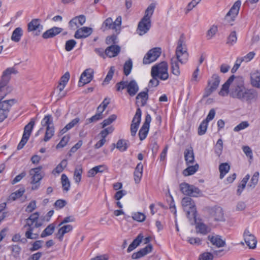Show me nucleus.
Returning a JSON list of instances; mask_svg holds the SVG:
<instances>
[{
    "label": "nucleus",
    "mask_w": 260,
    "mask_h": 260,
    "mask_svg": "<svg viewBox=\"0 0 260 260\" xmlns=\"http://www.w3.org/2000/svg\"><path fill=\"white\" fill-rule=\"evenodd\" d=\"M132 61L131 59H128L125 62L123 67V72L126 76H127L130 74L132 69Z\"/></svg>",
    "instance_id": "obj_46"
},
{
    "label": "nucleus",
    "mask_w": 260,
    "mask_h": 260,
    "mask_svg": "<svg viewBox=\"0 0 260 260\" xmlns=\"http://www.w3.org/2000/svg\"><path fill=\"white\" fill-rule=\"evenodd\" d=\"M41 124L42 126L46 127V132L43 140L47 142L54 134V126L51 115L45 116L41 121Z\"/></svg>",
    "instance_id": "obj_6"
},
{
    "label": "nucleus",
    "mask_w": 260,
    "mask_h": 260,
    "mask_svg": "<svg viewBox=\"0 0 260 260\" xmlns=\"http://www.w3.org/2000/svg\"><path fill=\"white\" fill-rule=\"evenodd\" d=\"M76 43V41L73 39L67 41L65 45V49L67 51H70L75 47Z\"/></svg>",
    "instance_id": "obj_54"
},
{
    "label": "nucleus",
    "mask_w": 260,
    "mask_h": 260,
    "mask_svg": "<svg viewBox=\"0 0 260 260\" xmlns=\"http://www.w3.org/2000/svg\"><path fill=\"white\" fill-rule=\"evenodd\" d=\"M69 136H64L60 140L59 143L56 145V148H60L64 147L69 141Z\"/></svg>",
    "instance_id": "obj_58"
},
{
    "label": "nucleus",
    "mask_w": 260,
    "mask_h": 260,
    "mask_svg": "<svg viewBox=\"0 0 260 260\" xmlns=\"http://www.w3.org/2000/svg\"><path fill=\"white\" fill-rule=\"evenodd\" d=\"M27 30L28 31L34 32L36 36L39 35L43 30V26L40 24V20L32 19L27 25Z\"/></svg>",
    "instance_id": "obj_18"
},
{
    "label": "nucleus",
    "mask_w": 260,
    "mask_h": 260,
    "mask_svg": "<svg viewBox=\"0 0 260 260\" xmlns=\"http://www.w3.org/2000/svg\"><path fill=\"white\" fill-rule=\"evenodd\" d=\"M208 238L211 243L217 247H223L225 244V241L222 240L220 236L218 235L213 236H209Z\"/></svg>",
    "instance_id": "obj_28"
},
{
    "label": "nucleus",
    "mask_w": 260,
    "mask_h": 260,
    "mask_svg": "<svg viewBox=\"0 0 260 260\" xmlns=\"http://www.w3.org/2000/svg\"><path fill=\"white\" fill-rule=\"evenodd\" d=\"M240 6V1H238L234 3L225 16L224 19L228 23H231L235 20V18L238 14Z\"/></svg>",
    "instance_id": "obj_14"
},
{
    "label": "nucleus",
    "mask_w": 260,
    "mask_h": 260,
    "mask_svg": "<svg viewBox=\"0 0 260 260\" xmlns=\"http://www.w3.org/2000/svg\"><path fill=\"white\" fill-rule=\"evenodd\" d=\"M55 229V225L53 224H50L43 231L41 234V237L44 238L52 234Z\"/></svg>",
    "instance_id": "obj_41"
},
{
    "label": "nucleus",
    "mask_w": 260,
    "mask_h": 260,
    "mask_svg": "<svg viewBox=\"0 0 260 260\" xmlns=\"http://www.w3.org/2000/svg\"><path fill=\"white\" fill-rule=\"evenodd\" d=\"M117 116L116 115L113 114L111 115L108 118L105 119L103 122L102 123V127L104 128L107 125H109L111 123H112L115 119H116Z\"/></svg>",
    "instance_id": "obj_53"
},
{
    "label": "nucleus",
    "mask_w": 260,
    "mask_h": 260,
    "mask_svg": "<svg viewBox=\"0 0 260 260\" xmlns=\"http://www.w3.org/2000/svg\"><path fill=\"white\" fill-rule=\"evenodd\" d=\"M43 241L42 240H38L35 241L32 245V247L30 248V250L31 251H36L42 247Z\"/></svg>",
    "instance_id": "obj_59"
},
{
    "label": "nucleus",
    "mask_w": 260,
    "mask_h": 260,
    "mask_svg": "<svg viewBox=\"0 0 260 260\" xmlns=\"http://www.w3.org/2000/svg\"><path fill=\"white\" fill-rule=\"evenodd\" d=\"M128 141L123 139L119 140L116 144V148L121 151H125L128 147Z\"/></svg>",
    "instance_id": "obj_38"
},
{
    "label": "nucleus",
    "mask_w": 260,
    "mask_h": 260,
    "mask_svg": "<svg viewBox=\"0 0 260 260\" xmlns=\"http://www.w3.org/2000/svg\"><path fill=\"white\" fill-rule=\"evenodd\" d=\"M258 177L259 173L258 172H255L253 175L248 186L251 188H254L258 182Z\"/></svg>",
    "instance_id": "obj_49"
},
{
    "label": "nucleus",
    "mask_w": 260,
    "mask_h": 260,
    "mask_svg": "<svg viewBox=\"0 0 260 260\" xmlns=\"http://www.w3.org/2000/svg\"><path fill=\"white\" fill-rule=\"evenodd\" d=\"M249 126V123L247 121H244L240 123L238 125L235 126L234 131L236 132H238L241 130L244 129Z\"/></svg>",
    "instance_id": "obj_50"
},
{
    "label": "nucleus",
    "mask_w": 260,
    "mask_h": 260,
    "mask_svg": "<svg viewBox=\"0 0 260 260\" xmlns=\"http://www.w3.org/2000/svg\"><path fill=\"white\" fill-rule=\"evenodd\" d=\"M213 255L210 252H204L201 255L199 260H213Z\"/></svg>",
    "instance_id": "obj_60"
},
{
    "label": "nucleus",
    "mask_w": 260,
    "mask_h": 260,
    "mask_svg": "<svg viewBox=\"0 0 260 260\" xmlns=\"http://www.w3.org/2000/svg\"><path fill=\"white\" fill-rule=\"evenodd\" d=\"M211 215L215 220L218 221H223L225 220L224 212L220 207H215L211 210Z\"/></svg>",
    "instance_id": "obj_22"
},
{
    "label": "nucleus",
    "mask_w": 260,
    "mask_h": 260,
    "mask_svg": "<svg viewBox=\"0 0 260 260\" xmlns=\"http://www.w3.org/2000/svg\"><path fill=\"white\" fill-rule=\"evenodd\" d=\"M167 62L162 61L152 67L151 74L152 77L158 76L159 79L166 80L169 78Z\"/></svg>",
    "instance_id": "obj_5"
},
{
    "label": "nucleus",
    "mask_w": 260,
    "mask_h": 260,
    "mask_svg": "<svg viewBox=\"0 0 260 260\" xmlns=\"http://www.w3.org/2000/svg\"><path fill=\"white\" fill-rule=\"evenodd\" d=\"M36 208V201H31L28 205L26 207L25 211L27 212H31Z\"/></svg>",
    "instance_id": "obj_62"
},
{
    "label": "nucleus",
    "mask_w": 260,
    "mask_h": 260,
    "mask_svg": "<svg viewBox=\"0 0 260 260\" xmlns=\"http://www.w3.org/2000/svg\"><path fill=\"white\" fill-rule=\"evenodd\" d=\"M42 169V166L31 169L29 171V174L31 176L32 183H38L43 178L40 171Z\"/></svg>",
    "instance_id": "obj_23"
},
{
    "label": "nucleus",
    "mask_w": 260,
    "mask_h": 260,
    "mask_svg": "<svg viewBox=\"0 0 260 260\" xmlns=\"http://www.w3.org/2000/svg\"><path fill=\"white\" fill-rule=\"evenodd\" d=\"M184 210L186 212V216L191 222L196 220V208L193 200L190 197H184L181 201Z\"/></svg>",
    "instance_id": "obj_4"
},
{
    "label": "nucleus",
    "mask_w": 260,
    "mask_h": 260,
    "mask_svg": "<svg viewBox=\"0 0 260 260\" xmlns=\"http://www.w3.org/2000/svg\"><path fill=\"white\" fill-rule=\"evenodd\" d=\"M155 8V5L154 4H151L150 5H149V6L145 10L144 16L142 18L147 20H151V17L153 14Z\"/></svg>",
    "instance_id": "obj_35"
},
{
    "label": "nucleus",
    "mask_w": 260,
    "mask_h": 260,
    "mask_svg": "<svg viewBox=\"0 0 260 260\" xmlns=\"http://www.w3.org/2000/svg\"><path fill=\"white\" fill-rule=\"evenodd\" d=\"M184 158L187 165L192 164L194 161V156L192 147L186 149L184 151Z\"/></svg>",
    "instance_id": "obj_29"
},
{
    "label": "nucleus",
    "mask_w": 260,
    "mask_h": 260,
    "mask_svg": "<svg viewBox=\"0 0 260 260\" xmlns=\"http://www.w3.org/2000/svg\"><path fill=\"white\" fill-rule=\"evenodd\" d=\"M128 83V82L123 81H121L120 82L117 83L116 84L117 90L120 91L125 88L127 89Z\"/></svg>",
    "instance_id": "obj_61"
},
{
    "label": "nucleus",
    "mask_w": 260,
    "mask_h": 260,
    "mask_svg": "<svg viewBox=\"0 0 260 260\" xmlns=\"http://www.w3.org/2000/svg\"><path fill=\"white\" fill-rule=\"evenodd\" d=\"M138 91L139 86L135 80H133L128 82L127 88V92L130 96H134Z\"/></svg>",
    "instance_id": "obj_27"
},
{
    "label": "nucleus",
    "mask_w": 260,
    "mask_h": 260,
    "mask_svg": "<svg viewBox=\"0 0 260 260\" xmlns=\"http://www.w3.org/2000/svg\"><path fill=\"white\" fill-rule=\"evenodd\" d=\"M115 69L114 67H111L103 83V85L108 84L109 81L112 79L114 74Z\"/></svg>",
    "instance_id": "obj_48"
},
{
    "label": "nucleus",
    "mask_w": 260,
    "mask_h": 260,
    "mask_svg": "<svg viewBox=\"0 0 260 260\" xmlns=\"http://www.w3.org/2000/svg\"><path fill=\"white\" fill-rule=\"evenodd\" d=\"M197 232L203 235L207 234L209 231L207 226L203 223H198L196 226Z\"/></svg>",
    "instance_id": "obj_44"
},
{
    "label": "nucleus",
    "mask_w": 260,
    "mask_h": 260,
    "mask_svg": "<svg viewBox=\"0 0 260 260\" xmlns=\"http://www.w3.org/2000/svg\"><path fill=\"white\" fill-rule=\"evenodd\" d=\"M208 123L205 120H203L201 122L198 128V134L199 135H203L206 133L208 126Z\"/></svg>",
    "instance_id": "obj_52"
},
{
    "label": "nucleus",
    "mask_w": 260,
    "mask_h": 260,
    "mask_svg": "<svg viewBox=\"0 0 260 260\" xmlns=\"http://www.w3.org/2000/svg\"><path fill=\"white\" fill-rule=\"evenodd\" d=\"M180 189L184 194L191 197H197L200 193V190L198 187L187 183H181L180 185Z\"/></svg>",
    "instance_id": "obj_13"
},
{
    "label": "nucleus",
    "mask_w": 260,
    "mask_h": 260,
    "mask_svg": "<svg viewBox=\"0 0 260 260\" xmlns=\"http://www.w3.org/2000/svg\"><path fill=\"white\" fill-rule=\"evenodd\" d=\"M82 173L83 169L82 166L81 165L77 166L74 173V179L76 183L78 184L81 181Z\"/></svg>",
    "instance_id": "obj_33"
},
{
    "label": "nucleus",
    "mask_w": 260,
    "mask_h": 260,
    "mask_svg": "<svg viewBox=\"0 0 260 260\" xmlns=\"http://www.w3.org/2000/svg\"><path fill=\"white\" fill-rule=\"evenodd\" d=\"M114 131V128L112 126H110L109 127H107L106 128H105L104 129L102 130L100 133L99 134V135L101 136V138H106V137L110 134L112 133L113 131Z\"/></svg>",
    "instance_id": "obj_55"
},
{
    "label": "nucleus",
    "mask_w": 260,
    "mask_h": 260,
    "mask_svg": "<svg viewBox=\"0 0 260 260\" xmlns=\"http://www.w3.org/2000/svg\"><path fill=\"white\" fill-rule=\"evenodd\" d=\"M220 82L219 76L217 74H213L208 80L207 86L205 89L203 98L208 97L216 90L219 85Z\"/></svg>",
    "instance_id": "obj_8"
},
{
    "label": "nucleus",
    "mask_w": 260,
    "mask_h": 260,
    "mask_svg": "<svg viewBox=\"0 0 260 260\" xmlns=\"http://www.w3.org/2000/svg\"><path fill=\"white\" fill-rule=\"evenodd\" d=\"M141 110L140 108H137L136 114L133 119L132 123H135L139 126L141 119Z\"/></svg>",
    "instance_id": "obj_45"
},
{
    "label": "nucleus",
    "mask_w": 260,
    "mask_h": 260,
    "mask_svg": "<svg viewBox=\"0 0 260 260\" xmlns=\"http://www.w3.org/2000/svg\"><path fill=\"white\" fill-rule=\"evenodd\" d=\"M93 71L91 69L85 70L81 74L79 81V86H83L85 84L89 83L93 77Z\"/></svg>",
    "instance_id": "obj_17"
},
{
    "label": "nucleus",
    "mask_w": 260,
    "mask_h": 260,
    "mask_svg": "<svg viewBox=\"0 0 260 260\" xmlns=\"http://www.w3.org/2000/svg\"><path fill=\"white\" fill-rule=\"evenodd\" d=\"M161 53V48L156 47L150 49L143 58V62L144 64H149L155 61L160 55Z\"/></svg>",
    "instance_id": "obj_11"
},
{
    "label": "nucleus",
    "mask_w": 260,
    "mask_h": 260,
    "mask_svg": "<svg viewBox=\"0 0 260 260\" xmlns=\"http://www.w3.org/2000/svg\"><path fill=\"white\" fill-rule=\"evenodd\" d=\"M121 20L122 18L120 16L117 17L115 21H113L111 17H109L103 22L102 29L104 31L113 29L117 34H119L121 30Z\"/></svg>",
    "instance_id": "obj_7"
},
{
    "label": "nucleus",
    "mask_w": 260,
    "mask_h": 260,
    "mask_svg": "<svg viewBox=\"0 0 260 260\" xmlns=\"http://www.w3.org/2000/svg\"><path fill=\"white\" fill-rule=\"evenodd\" d=\"M145 217V215L144 214L140 212L134 213L132 216V218L134 220L139 222L144 221Z\"/></svg>",
    "instance_id": "obj_57"
},
{
    "label": "nucleus",
    "mask_w": 260,
    "mask_h": 260,
    "mask_svg": "<svg viewBox=\"0 0 260 260\" xmlns=\"http://www.w3.org/2000/svg\"><path fill=\"white\" fill-rule=\"evenodd\" d=\"M39 213L36 212L31 214L30 216L25 220L26 223L23 229H26L25 236L27 239H36L38 238V234L33 233L35 228H38L43 224L42 221H39Z\"/></svg>",
    "instance_id": "obj_3"
},
{
    "label": "nucleus",
    "mask_w": 260,
    "mask_h": 260,
    "mask_svg": "<svg viewBox=\"0 0 260 260\" xmlns=\"http://www.w3.org/2000/svg\"><path fill=\"white\" fill-rule=\"evenodd\" d=\"M185 44V38L182 34L177 42V46L176 49L175 57H173L171 59L172 73L178 76L180 74L179 62L182 64L185 63L188 60V53Z\"/></svg>",
    "instance_id": "obj_2"
},
{
    "label": "nucleus",
    "mask_w": 260,
    "mask_h": 260,
    "mask_svg": "<svg viewBox=\"0 0 260 260\" xmlns=\"http://www.w3.org/2000/svg\"><path fill=\"white\" fill-rule=\"evenodd\" d=\"M18 73L17 70L14 67L8 68L3 72L0 81V88H5L8 84L12 75Z\"/></svg>",
    "instance_id": "obj_12"
},
{
    "label": "nucleus",
    "mask_w": 260,
    "mask_h": 260,
    "mask_svg": "<svg viewBox=\"0 0 260 260\" xmlns=\"http://www.w3.org/2000/svg\"><path fill=\"white\" fill-rule=\"evenodd\" d=\"M61 182L63 190L66 192H68L71 186L70 181L67 175L64 174L61 175Z\"/></svg>",
    "instance_id": "obj_34"
},
{
    "label": "nucleus",
    "mask_w": 260,
    "mask_h": 260,
    "mask_svg": "<svg viewBox=\"0 0 260 260\" xmlns=\"http://www.w3.org/2000/svg\"><path fill=\"white\" fill-rule=\"evenodd\" d=\"M218 31V27L217 25H212L209 29L207 31L206 34V37L208 40L211 39L217 33Z\"/></svg>",
    "instance_id": "obj_43"
},
{
    "label": "nucleus",
    "mask_w": 260,
    "mask_h": 260,
    "mask_svg": "<svg viewBox=\"0 0 260 260\" xmlns=\"http://www.w3.org/2000/svg\"><path fill=\"white\" fill-rule=\"evenodd\" d=\"M151 26V20L142 18L138 23L137 32L140 36H143L149 30Z\"/></svg>",
    "instance_id": "obj_16"
},
{
    "label": "nucleus",
    "mask_w": 260,
    "mask_h": 260,
    "mask_svg": "<svg viewBox=\"0 0 260 260\" xmlns=\"http://www.w3.org/2000/svg\"><path fill=\"white\" fill-rule=\"evenodd\" d=\"M187 241L192 245H199L201 243V241L199 238L189 237L188 238Z\"/></svg>",
    "instance_id": "obj_64"
},
{
    "label": "nucleus",
    "mask_w": 260,
    "mask_h": 260,
    "mask_svg": "<svg viewBox=\"0 0 260 260\" xmlns=\"http://www.w3.org/2000/svg\"><path fill=\"white\" fill-rule=\"evenodd\" d=\"M237 40L236 32L235 31H232L228 37L227 43L230 45L235 44Z\"/></svg>",
    "instance_id": "obj_56"
},
{
    "label": "nucleus",
    "mask_w": 260,
    "mask_h": 260,
    "mask_svg": "<svg viewBox=\"0 0 260 260\" xmlns=\"http://www.w3.org/2000/svg\"><path fill=\"white\" fill-rule=\"evenodd\" d=\"M73 230V226L70 224L65 225L61 227L58 231L57 235L58 239L61 241L63 239V235Z\"/></svg>",
    "instance_id": "obj_31"
},
{
    "label": "nucleus",
    "mask_w": 260,
    "mask_h": 260,
    "mask_svg": "<svg viewBox=\"0 0 260 260\" xmlns=\"http://www.w3.org/2000/svg\"><path fill=\"white\" fill-rule=\"evenodd\" d=\"M229 94L233 98L241 101H249L255 97V93L253 90L245 87L241 78L231 76L222 85L219 94L225 96Z\"/></svg>",
    "instance_id": "obj_1"
},
{
    "label": "nucleus",
    "mask_w": 260,
    "mask_h": 260,
    "mask_svg": "<svg viewBox=\"0 0 260 260\" xmlns=\"http://www.w3.org/2000/svg\"><path fill=\"white\" fill-rule=\"evenodd\" d=\"M120 48L117 45H111L107 47L105 50V54L109 57H113L117 56L119 53Z\"/></svg>",
    "instance_id": "obj_25"
},
{
    "label": "nucleus",
    "mask_w": 260,
    "mask_h": 260,
    "mask_svg": "<svg viewBox=\"0 0 260 260\" xmlns=\"http://www.w3.org/2000/svg\"><path fill=\"white\" fill-rule=\"evenodd\" d=\"M251 83L253 87L260 88V72L255 71L251 74Z\"/></svg>",
    "instance_id": "obj_30"
},
{
    "label": "nucleus",
    "mask_w": 260,
    "mask_h": 260,
    "mask_svg": "<svg viewBox=\"0 0 260 260\" xmlns=\"http://www.w3.org/2000/svg\"><path fill=\"white\" fill-rule=\"evenodd\" d=\"M86 20V17L84 15L76 16L69 21V27L72 30H75L83 25L85 23Z\"/></svg>",
    "instance_id": "obj_15"
},
{
    "label": "nucleus",
    "mask_w": 260,
    "mask_h": 260,
    "mask_svg": "<svg viewBox=\"0 0 260 260\" xmlns=\"http://www.w3.org/2000/svg\"><path fill=\"white\" fill-rule=\"evenodd\" d=\"M24 192V188H21L19 190L16 191L15 192L12 193L9 197V199L12 201H15L17 199L22 197Z\"/></svg>",
    "instance_id": "obj_40"
},
{
    "label": "nucleus",
    "mask_w": 260,
    "mask_h": 260,
    "mask_svg": "<svg viewBox=\"0 0 260 260\" xmlns=\"http://www.w3.org/2000/svg\"><path fill=\"white\" fill-rule=\"evenodd\" d=\"M148 99V90L140 92L136 96V104L138 107L146 105Z\"/></svg>",
    "instance_id": "obj_24"
},
{
    "label": "nucleus",
    "mask_w": 260,
    "mask_h": 260,
    "mask_svg": "<svg viewBox=\"0 0 260 260\" xmlns=\"http://www.w3.org/2000/svg\"><path fill=\"white\" fill-rule=\"evenodd\" d=\"M117 37L116 36L113 35L111 36L107 37L106 39V42L107 44H113L117 43L116 41Z\"/></svg>",
    "instance_id": "obj_63"
},
{
    "label": "nucleus",
    "mask_w": 260,
    "mask_h": 260,
    "mask_svg": "<svg viewBox=\"0 0 260 260\" xmlns=\"http://www.w3.org/2000/svg\"><path fill=\"white\" fill-rule=\"evenodd\" d=\"M22 35V29L20 27H17L13 31L11 36V39L15 42H18L20 41Z\"/></svg>",
    "instance_id": "obj_37"
},
{
    "label": "nucleus",
    "mask_w": 260,
    "mask_h": 260,
    "mask_svg": "<svg viewBox=\"0 0 260 260\" xmlns=\"http://www.w3.org/2000/svg\"><path fill=\"white\" fill-rule=\"evenodd\" d=\"M143 166L141 162L138 164L134 172V178L136 184L139 183L143 175Z\"/></svg>",
    "instance_id": "obj_26"
},
{
    "label": "nucleus",
    "mask_w": 260,
    "mask_h": 260,
    "mask_svg": "<svg viewBox=\"0 0 260 260\" xmlns=\"http://www.w3.org/2000/svg\"><path fill=\"white\" fill-rule=\"evenodd\" d=\"M244 241L246 245L250 249H254L256 247L257 240L255 236L250 232L246 230L243 234Z\"/></svg>",
    "instance_id": "obj_20"
},
{
    "label": "nucleus",
    "mask_w": 260,
    "mask_h": 260,
    "mask_svg": "<svg viewBox=\"0 0 260 260\" xmlns=\"http://www.w3.org/2000/svg\"><path fill=\"white\" fill-rule=\"evenodd\" d=\"M104 115H101L98 113H96L94 115L92 116L91 117L88 118L86 120V124H88L92 122H95L97 121L102 119L104 118Z\"/></svg>",
    "instance_id": "obj_47"
},
{
    "label": "nucleus",
    "mask_w": 260,
    "mask_h": 260,
    "mask_svg": "<svg viewBox=\"0 0 260 260\" xmlns=\"http://www.w3.org/2000/svg\"><path fill=\"white\" fill-rule=\"evenodd\" d=\"M255 53L254 52H250L244 56L238 57L237 60L241 63L243 62H247L250 61L254 56Z\"/></svg>",
    "instance_id": "obj_42"
},
{
    "label": "nucleus",
    "mask_w": 260,
    "mask_h": 260,
    "mask_svg": "<svg viewBox=\"0 0 260 260\" xmlns=\"http://www.w3.org/2000/svg\"><path fill=\"white\" fill-rule=\"evenodd\" d=\"M143 239V236L140 234L137 238L133 240L132 243L129 245L127 248V252H130L138 247L142 241Z\"/></svg>",
    "instance_id": "obj_32"
},
{
    "label": "nucleus",
    "mask_w": 260,
    "mask_h": 260,
    "mask_svg": "<svg viewBox=\"0 0 260 260\" xmlns=\"http://www.w3.org/2000/svg\"><path fill=\"white\" fill-rule=\"evenodd\" d=\"M230 167L227 163L220 165L219 170L220 171V178L222 179L225 175L229 172Z\"/></svg>",
    "instance_id": "obj_39"
},
{
    "label": "nucleus",
    "mask_w": 260,
    "mask_h": 260,
    "mask_svg": "<svg viewBox=\"0 0 260 260\" xmlns=\"http://www.w3.org/2000/svg\"><path fill=\"white\" fill-rule=\"evenodd\" d=\"M223 149V142L221 139H218L215 145V152L219 156L222 153Z\"/></svg>",
    "instance_id": "obj_51"
},
{
    "label": "nucleus",
    "mask_w": 260,
    "mask_h": 260,
    "mask_svg": "<svg viewBox=\"0 0 260 260\" xmlns=\"http://www.w3.org/2000/svg\"><path fill=\"white\" fill-rule=\"evenodd\" d=\"M15 103L14 99L0 102V122L3 121L7 117L10 108Z\"/></svg>",
    "instance_id": "obj_10"
},
{
    "label": "nucleus",
    "mask_w": 260,
    "mask_h": 260,
    "mask_svg": "<svg viewBox=\"0 0 260 260\" xmlns=\"http://www.w3.org/2000/svg\"><path fill=\"white\" fill-rule=\"evenodd\" d=\"M92 31L93 29L92 28L84 26L77 29L75 33L74 37L78 39L86 38L89 36Z\"/></svg>",
    "instance_id": "obj_21"
},
{
    "label": "nucleus",
    "mask_w": 260,
    "mask_h": 260,
    "mask_svg": "<svg viewBox=\"0 0 260 260\" xmlns=\"http://www.w3.org/2000/svg\"><path fill=\"white\" fill-rule=\"evenodd\" d=\"M151 121V117L149 114H147L145 117V122L139 132V136L140 140H144L148 134L149 128L150 123Z\"/></svg>",
    "instance_id": "obj_19"
},
{
    "label": "nucleus",
    "mask_w": 260,
    "mask_h": 260,
    "mask_svg": "<svg viewBox=\"0 0 260 260\" xmlns=\"http://www.w3.org/2000/svg\"><path fill=\"white\" fill-rule=\"evenodd\" d=\"M198 169L199 165L198 164H196L194 166H190L183 170V174L185 176L191 175L194 174L198 171Z\"/></svg>",
    "instance_id": "obj_36"
},
{
    "label": "nucleus",
    "mask_w": 260,
    "mask_h": 260,
    "mask_svg": "<svg viewBox=\"0 0 260 260\" xmlns=\"http://www.w3.org/2000/svg\"><path fill=\"white\" fill-rule=\"evenodd\" d=\"M34 125L35 121L31 119L30 121L25 126L22 138L17 146L18 150L21 149L27 143L30 136Z\"/></svg>",
    "instance_id": "obj_9"
}]
</instances>
